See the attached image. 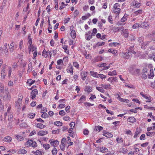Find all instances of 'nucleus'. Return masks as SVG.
<instances>
[{"label":"nucleus","instance_id":"26","mask_svg":"<svg viewBox=\"0 0 155 155\" xmlns=\"http://www.w3.org/2000/svg\"><path fill=\"white\" fill-rule=\"evenodd\" d=\"M54 124L57 126H61L62 125V123L60 121H57L54 122Z\"/></svg>","mask_w":155,"mask_h":155},{"label":"nucleus","instance_id":"14","mask_svg":"<svg viewBox=\"0 0 155 155\" xmlns=\"http://www.w3.org/2000/svg\"><path fill=\"white\" fill-rule=\"evenodd\" d=\"M141 5V4L137 1H135L133 3V5L137 8L140 7Z\"/></svg>","mask_w":155,"mask_h":155},{"label":"nucleus","instance_id":"29","mask_svg":"<svg viewBox=\"0 0 155 155\" xmlns=\"http://www.w3.org/2000/svg\"><path fill=\"white\" fill-rule=\"evenodd\" d=\"M103 128L101 126H95V130L97 131L99 130V131L102 130Z\"/></svg>","mask_w":155,"mask_h":155},{"label":"nucleus","instance_id":"52","mask_svg":"<svg viewBox=\"0 0 155 155\" xmlns=\"http://www.w3.org/2000/svg\"><path fill=\"white\" fill-rule=\"evenodd\" d=\"M84 104L85 105H87V106H88L89 107L93 106L94 105V104H92L90 103H88V102H85L84 103Z\"/></svg>","mask_w":155,"mask_h":155},{"label":"nucleus","instance_id":"55","mask_svg":"<svg viewBox=\"0 0 155 155\" xmlns=\"http://www.w3.org/2000/svg\"><path fill=\"white\" fill-rule=\"evenodd\" d=\"M89 131L88 130H84L83 131V134L85 135H87L88 134Z\"/></svg>","mask_w":155,"mask_h":155},{"label":"nucleus","instance_id":"25","mask_svg":"<svg viewBox=\"0 0 155 155\" xmlns=\"http://www.w3.org/2000/svg\"><path fill=\"white\" fill-rule=\"evenodd\" d=\"M108 74L110 76L117 75V72L116 70H114L112 71H110L108 72Z\"/></svg>","mask_w":155,"mask_h":155},{"label":"nucleus","instance_id":"54","mask_svg":"<svg viewBox=\"0 0 155 155\" xmlns=\"http://www.w3.org/2000/svg\"><path fill=\"white\" fill-rule=\"evenodd\" d=\"M105 44L104 42H103L102 43L98 42L96 45L98 46H101L104 45Z\"/></svg>","mask_w":155,"mask_h":155},{"label":"nucleus","instance_id":"51","mask_svg":"<svg viewBox=\"0 0 155 155\" xmlns=\"http://www.w3.org/2000/svg\"><path fill=\"white\" fill-rule=\"evenodd\" d=\"M113 28L112 29V30H113V31L114 32H116L117 31H118V27H113Z\"/></svg>","mask_w":155,"mask_h":155},{"label":"nucleus","instance_id":"12","mask_svg":"<svg viewBox=\"0 0 155 155\" xmlns=\"http://www.w3.org/2000/svg\"><path fill=\"white\" fill-rule=\"evenodd\" d=\"M127 120L129 122L131 123L135 122L136 121V119L133 117H129Z\"/></svg>","mask_w":155,"mask_h":155},{"label":"nucleus","instance_id":"49","mask_svg":"<svg viewBox=\"0 0 155 155\" xmlns=\"http://www.w3.org/2000/svg\"><path fill=\"white\" fill-rule=\"evenodd\" d=\"M63 119L65 121H70V118L69 117L66 116L63 117Z\"/></svg>","mask_w":155,"mask_h":155},{"label":"nucleus","instance_id":"19","mask_svg":"<svg viewBox=\"0 0 155 155\" xmlns=\"http://www.w3.org/2000/svg\"><path fill=\"white\" fill-rule=\"evenodd\" d=\"M18 153L19 154H24L27 153V151L24 149H21L18 151Z\"/></svg>","mask_w":155,"mask_h":155},{"label":"nucleus","instance_id":"4","mask_svg":"<svg viewBox=\"0 0 155 155\" xmlns=\"http://www.w3.org/2000/svg\"><path fill=\"white\" fill-rule=\"evenodd\" d=\"M150 25V24L149 22L147 21H144L141 25H140V27L143 28L147 29L149 28V27Z\"/></svg>","mask_w":155,"mask_h":155},{"label":"nucleus","instance_id":"7","mask_svg":"<svg viewBox=\"0 0 155 155\" xmlns=\"http://www.w3.org/2000/svg\"><path fill=\"white\" fill-rule=\"evenodd\" d=\"M9 46V44H8L7 43H5L4 46V51L6 55H8V53L7 49V46Z\"/></svg>","mask_w":155,"mask_h":155},{"label":"nucleus","instance_id":"11","mask_svg":"<svg viewBox=\"0 0 155 155\" xmlns=\"http://www.w3.org/2000/svg\"><path fill=\"white\" fill-rule=\"evenodd\" d=\"M90 73L91 76L94 77L98 78V74L97 72L91 71L90 72Z\"/></svg>","mask_w":155,"mask_h":155},{"label":"nucleus","instance_id":"31","mask_svg":"<svg viewBox=\"0 0 155 155\" xmlns=\"http://www.w3.org/2000/svg\"><path fill=\"white\" fill-rule=\"evenodd\" d=\"M143 12V10L142 9L139 10L135 11L134 12V14L136 15H138L139 14H141Z\"/></svg>","mask_w":155,"mask_h":155},{"label":"nucleus","instance_id":"28","mask_svg":"<svg viewBox=\"0 0 155 155\" xmlns=\"http://www.w3.org/2000/svg\"><path fill=\"white\" fill-rule=\"evenodd\" d=\"M35 80L33 81L31 79H28L27 81V83L29 84V86H31L35 82Z\"/></svg>","mask_w":155,"mask_h":155},{"label":"nucleus","instance_id":"6","mask_svg":"<svg viewBox=\"0 0 155 155\" xmlns=\"http://www.w3.org/2000/svg\"><path fill=\"white\" fill-rule=\"evenodd\" d=\"M123 57L124 58H125L126 59H130L131 57V55L132 54H131V53L130 52H127L125 53H124L123 54Z\"/></svg>","mask_w":155,"mask_h":155},{"label":"nucleus","instance_id":"1","mask_svg":"<svg viewBox=\"0 0 155 155\" xmlns=\"http://www.w3.org/2000/svg\"><path fill=\"white\" fill-rule=\"evenodd\" d=\"M120 7V4L118 3H116L113 6L114 13L116 14H119L121 11Z\"/></svg>","mask_w":155,"mask_h":155},{"label":"nucleus","instance_id":"36","mask_svg":"<svg viewBox=\"0 0 155 155\" xmlns=\"http://www.w3.org/2000/svg\"><path fill=\"white\" fill-rule=\"evenodd\" d=\"M53 155H56L57 153V150L56 148L54 147L52 151Z\"/></svg>","mask_w":155,"mask_h":155},{"label":"nucleus","instance_id":"3","mask_svg":"<svg viewBox=\"0 0 155 155\" xmlns=\"http://www.w3.org/2000/svg\"><path fill=\"white\" fill-rule=\"evenodd\" d=\"M38 93V91L37 89H35L32 90L31 92V93L30 97L32 99L34 100V99L36 97V94H37Z\"/></svg>","mask_w":155,"mask_h":155},{"label":"nucleus","instance_id":"53","mask_svg":"<svg viewBox=\"0 0 155 155\" xmlns=\"http://www.w3.org/2000/svg\"><path fill=\"white\" fill-rule=\"evenodd\" d=\"M59 114L61 116L64 115L65 114V113L64 110H61L59 112Z\"/></svg>","mask_w":155,"mask_h":155},{"label":"nucleus","instance_id":"40","mask_svg":"<svg viewBox=\"0 0 155 155\" xmlns=\"http://www.w3.org/2000/svg\"><path fill=\"white\" fill-rule=\"evenodd\" d=\"M97 32V30L96 28H94L93 29V31L92 33L91 34V35L92 36H94L95 35V34Z\"/></svg>","mask_w":155,"mask_h":155},{"label":"nucleus","instance_id":"16","mask_svg":"<svg viewBox=\"0 0 155 155\" xmlns=\"http://www.w3.org/2000/svg\"><path fill=\"white\" fill-rule=\"evenodd\" d=\"M71 36L73 38H76V33L75 30H72L71 33Z\"/></svg>","mask_w":155,"mask_h":155},{"label":"nucleus","instance_id":"64","mask_svg":"<svg viewBox=\"0 0 155 155\" xmlns=\"http://www.w3.org/2000/svg\"><path fill=\"white\" fill-rule=\"evenodd\" d=\"M135 72L136 74L138 75H139L140 73V69H136L135 71Z\"/></svg>","mask_w":155,"mask_h":155},{"label":"nucleus","instance_id":"58","mask_svg":"<svg viewBox=\"0 0 155 155\" xmlns=\"http://www.w3.org/2000/svg\"><path fill=\"white\" fill-rule=\"evenodd\" d=\"M47 111V109L46 107H43V109H42L41 111V113H46Z\"/></svg>","mask_w":155,"mask_h":155},{"label":"nucleus","instance_id":"38","mask_svg":"<svg viewBox=\"0 0 155 155\" xmlns=\"http://www.w3.org/2000/svg\"><path fill=\"white\" fill-rule=\"evenodd\" d=\"M16 137L18 140H19L20 141L23 140L24 139V138L23 137L18 135H17Z\"/></svg>","mask_w":155,"mask_h":155},{"label":"nucleus","instance_id":"15","mask_svg":"<svg viewBox=\"0 0 155 155\" xmlns=\"http://www.w3.org/2000/svg\"><path fill=\"white\" fill-rule=\"evenodd\" d=\"M100 151L101 152L103 153H105L108 152V150L105 147H102L100 148Z\"/></svg>","mask_w":155,"mask_h":155},{"label":"nucleus","instance_id":"32","mask_svg":"<svg viewBox=\"0 0 155 155\" xmlns=\"http://www.w3.org/2000/svg\"><path fill=\"white\" fill-rule=\"evenodd\" d=\"M119 100L121 101L126 103H128L129 102V100L127 99H124L121 98H120Z\"/></svg>","mask_w":155,"mask_h":155},{"label":"nucleus","instance_id":"37","mask_svg":"<svg viewBox=\"0 0 155 155\" xmlns=\"http://www.w3.org/2000/svg\"><path fill=\"white\" fill-rule=\"evenodd\" d=\"M116 141L118 143H122L123 142V139L122 138H117Z\"/></svg>","mask_w":155,"mask_h":155},{"label":"nucleus","instance_id":"41","mask_svg":"<svg viewBox=\"0 0 155 155\" xmlns=\"http://www.w3.org/2000/svg\"><path fill=\"white\" fill-rule=\"evenodd\" d=\"M86 97L84 95H82L81 96V98H80V99L79 100V101L80 102H82L83 101H84L86 100Z\"/></svg>","mask_w":155,"mask_h":155},{"label":"nucleus","instance_id":"30","mask_svg":"<svg viewBox=\"0 0 155 155\" xmlns=\"http://www.w3.org/2000/svg\"><path fill=\"white\" fill-rule=\"evenodd\" d=\"M59 143V141L58 140H55L53 141V143L51 144V145L54 147H56V146L58 145Z\"/></svg>","mask_w":155,"mask_h":155},{"label":"nucleus","instance_id":"21","mask_svg":"<svg viewBox=\"0 0 155 155\" xmlns=\"http://www.w3.org/2000/svg\"><path fill=\"white\" fill-rule=\"evenodd\" d=\"M84 90L88 92H90L92 91V88L91 87L87 86L85 87Z\"/></svg>","mask_w":155,"mask_h":155},{"label":"nucleus","instance_id":"57","mask_svg":"<svg viewBox=\"0 0 155 155\" xmlns=\"http://www.w3.org/2000/svg\"><path fill=\"white\" fill-rule=\"evenodd\" d=\"M92 35H89L88 36H86L85 38L88 41L90 40L92 38Z\"/></svg>","mask_w":155,"mask_h":155},{"label":"nucleus","instance_id":"48","mask_svg":"<svg viewBox=\"0 0 155 155\" xmlns=\"http://www.w3.org/2000/svg\"><path fill=\"white\" fill-rule=\"evenodd\" d=\"M13 117V115L12 114H10L9 115L8 117V120L10 121H12L11 119Z\"/></svg>","mask_w":155,"mask_h":155},{"label":"nucleus","instance_id":"20","mask_svg":"<svg viewBox=\"0 0 155 155\" xmlns=\"http://www.w3.org/2000/svg\"><path fill=\"white\" fill-rule=\"evenodd\" d=\"M68 69L67 70L68 72H69L71 73L72 74H73V70L72 69V66L71 65L69 66L68 67Z\"/></svg>","mask_w":155,"mask_h":155},{"label":"nucleus","instance_id":"56","mask_svg":"<svg viewBox=\"0 0 155 155\" xmlns=\"http://www.w3.org/2000/svg\"><path fill=\"white\" fill-rule=\"evenodd\" d=\"M98 26L101 28V29H103L104 28V27L103 26V25L102 23H98Z\"/></svg>","mask_w":155,"mask_h":155},{"label":"nucleus","instance_id":"18","mask_svg":"<svg viewBox=\"0 0 155 155\" xmlns=\"http://www.w3.org/2000/svg\"><path fill=\"white\" fill-rule=\"evenodd\" d=\"M36 127L38 128L42 129L45 127V126L43 125L42 124L38 123L36 124Z\"/></svg>","mask_w":155,"mask_h":155},{"label":"nucleus","instance_id":"43","mask_svg":"<svg viewBox=\"0 0 155 155\" xmlns=\"http://www.w3.org/2000/svg\"><path fill=\"white\" fill-rule=\"evenodd\" d=\"M108 21L111 24H113V20L111 15H110L108 18Z\"/></svg>","mask_w":155,"mask_h":155},{"label":"nucleus","instance_id":"10","mask_svg":"<svg viewBox=\"0 0 155 155\" xmlns=\"http://www.w3.org/2000/svg\"><path fill=\"white\" fill-rule=\"evenodd\" d=\"M48 133V132L47 131H41L38 133V135L42 136L47 134Z\"/></svg>","mask_w":155,"mask_h":155},{"label":"nucleus","instance_id":"63","mask_svg":"<svg viewBox=\"0 0 155 155\" xmlns=\"http://www.w3.org/2000/svg\"><path fill=\"white\" fill-rule=\"evenodd\" d=\"M17 67L18 65L16 62H14L13 63L12 65V67L13 68L15 69V68Z\"/></svg>","mask_w":155,"mask_h":155},{"label":"nucleus","instance_id":"9","mask_svg":"<svg viewBox=\"0 0 155 155\" xmlns=\"http://www.w3.org/2000/svg\"><path fill=\"white\" fill-rule=\"evenodd\" d=\"M87 72L84 71L82 73H81V78L83 80H84L87 76Z\"/></svg>","mask_w":155,"mask_h":155},{"label":"nucleus","instance_id":"62","mask_svg":"<svg viewBox=\"0 0 155 155\" xmlns=\"http://www.w3.org/2000/svg\"><path fill=\"white\" fill-rule=\"evenodd\" d=\"M79 14V12L78 10H76L74 12V17H76Z\"/></svg>","mask_w":155,"mask_h":155},{"label":"nucleus","instance_id":"46","mask_svg":"<svg viewBox=\"0 0 155 155\" xmlns=\"http://www.w3.org/2000/svg\"><path fill=\"white\" fill-rule=\"evenodd\" d=\"M98 77H100L102 79H103L104 78H105L106 77V76L102 74H98Z\"/></svg>","mask_w":155,"mask_h":155},{"label":"nucleus","instance_id":"34","mask_svg":"<svg viewBox=\"0 0 155 155\" xmlns=\"http://www.w3.org/2000/svg\"><path fill=\"white\" fill-rule=\"evenodd\" d=\"M31 67H32V64H31V62L28 64V69L27 70V71L28 72H30L31 71H32V69L31 68Z\"/></svg>","mask_w":155,"mask_h":155},{"label":"nucleus","instance_id":"17","mask_svg":"<svg viewBox=\"0 0 155 155\" xmlns=\"http://www.w3.org/2000/svg\"><path fill=\"white\" fill-rule=\"evenodd\" d=\"M103 135L106 137L108 138L112 137H113V135L109 133H104Z\"/></svg>","mask_w":155,"mask_h":155},{"label":"nucleus","instance_id":"45","mask_svg":"<svg viewBox=\"0 0 155 155\" xmlns=\"http://www.w3.org/2000/svg\"><path fill=\"white\" fill-rule=\"evenodd\" d=\"M155 134V132H150L147 133L146 135L147 136H150V135H153Z\"/></svg>","mask_w":155,"mask_h":155},{"label":"nucleus","instance_id":"44","mask_svg":"<svg viewBox=\"0 0 155 155\" xmlns=\"http://www.w3.org/2000/svg\"><path fill=\"white\" fill-rule=\"evenodd\" d=\"M41 117L42 118H46L48 117V116L46 113H43V114L41 115Z\"/></svg>","mask_w":155,"mask_h":155},{"label":"nucleus","instance_id":"22","mask_svg":"<svg viewBox=\"0 0 155 155\" xmlns=\"http://www.w3.org/2000/svg\"><path fill=\"white\" fill-rule=\"evenodd\" d=\"M150 75H148V78H151V77H153L154 76L153 74V69H150Z\"/></svg>","mask_w":155,"mask_h":155},{"label":"nucleus","instance_id":"13","mask_svg":"<svg viewBox=\"0 0 155 155\" xmlns=\"http://www.w3.org/2000/svg\"><path fill=\"white\" fill-rule=\"evenodd\" d=\"M103 59L102 56H98L94 59V61L95 62H97L101 61Z\"/></svg>","mask_w":155,"mask_h":155},{"label":"nucleus","instance_id":"35","mask_svg":"<svg viewBox=\"0 0 155 155\" xmlns=\"http://www.w3.org/2000/svg\"><path fill=\"white\" fill-rule=\"evenodd\" d=\"M110 85L109 84H104V88L105 89H111Z\"/></svg>","mask_w":155,"mask_h":155},{"label":"nucleus","instance_id":"8","mask_svg":"<svg viewBox=\"0 0 155 155\" xmlns=\"http://www.w3.org/2000/svg\"><path fill=\"white\" fill-rule=\"evenodd\" d=\"M3 99L6 100L7 101H9L11 99V95L10 93L8 92L6 95H5L3 97Z\"/></svg>","mask_w":155,"mask_h":155},{"label":"nucleus","instance_id":"42","mask_svg":"<svg viewBox=\"0 0 155 155\" xmlns=\"http://www.w3.org/2000/svg\"><path fill=\"white\" fill-rule=\"evenodd\" d=\"M140 25L138 23H136L133 25L132 28L134 29H135L138 27H140Z\"/></svg>","mask_w":155,"mask_h":155},{"label":"nucleus","instance_id":"5","mask_svg":"<svg viewBox=\"0 0 155 155\" xmlns=\"http://www.w3.org/2000/svg\"><path fill=\"white\" fill-rule=\"evenodd\" d=\"M50 55L51 58V51H46L44 50L42 53V55L45 58H46L48 55Z\"/></svg>","mask_w":155,"mask_h":155},{"label":"nucleus","instance_id":"2","mask_svg":"<svg viewBox=\"0 0 155 155\" xmlns=\"http://www.w3.org/2000/svg\"><path fill=\"white\" fill-rule=\"evenodd\" d=\"M28 147L31 146L33 147H35L37 146V143L36 142L33 141L32 140L28 141L25 143Z\"/></svg>","mask_w":155,"mask_h":155},{"label":"nucleus","instance_id":"59","mask_svg":"<svg viewBox=\"0 0 155 155\" xmlns=\"http://www.w3.org/2000/svg\"><path fill=\"white\" fill-rule=\"evenodd\" d=\"M12 73V68L11 67L9 68L8 72V76L10 77L11 76Z\"/></svg>","mask_w":155,"mask_h":155},{"label":"nucleus","instance_id":"50","mask_svg":"<svg viewBox=\"0 0 155 155\" xmlns=\"http://www.w3.org/2000/svg\"><path fill=\"white\" fill-rule=\"evenodd\" d=\"M66 141V139L65 138H63L61 140V144L63 145V146H64V142H65Z\"/></svg>","mask_w":155,"mask_h":155},{"label":"nucleus","instance_id":"61","mask_svg":"<svg viewBox=\"0 0 155 155\" xmlns=\"http://www.w3.org/2000/svg\"><path fill=\"white\" fill-rule=\"evenodd\" d=\"M140 133V132H139L137 130L135 133V134L134 136V138H135L136 137H137L138 135Z\"/></svg>","mask_w":155,"mask_h":155},{"label":"nucleus","instance_id":"23","mask_svg":"<svg viewBox=\"0 0 155 155\" xmlns=\"http://www.w3.org/2000/svg\"><path fill=\"white\" fill-rule=\"evenodd\" d=\"M12 138L9 136H7L4 138L5 141L6 142H10L12 140Z\"/></svg>","mask_w":155,"mask_h":155},{"label":"nucleus","instance_id":"33","mask_svg":"<svg viewBox=\"0 0 155 155\" xmlns=\"http://www.w3.org/2000/svg\"><path fill=\"white\" fill-rule=\"evenodd\" d=\"M43 147L46 149H48L50 147V145L48 144H45L43 145Z\"/></svg>","mask_w":155,"mask_h":155},{"label":"nucleus","instance_id":"39","mask_svg":"<svg viewBox=\"0 0 155 155\" xmlns=\"http://www.w3.org/2000/svg\"><path fill=\"white\" fill-rule=\"evenodd\" d=\"M32 152L35 153L36 155H42V153L41 152L38 150H37L36 151H33Z\"/></svg>","mask_w":155,"mask_h":155},{"label":"nucleus","instance_id":"60","mask_svg":"<svg viewBox=\"0 0 155 155\" xmlns=\"http://www.w3.org/2000/svg\"><path fill=\"white\" fill-rule=\"evenodd\" d=\"M117 51L116 50H113L112 51V54H113L114 56H117Z\"/></svg>","mask_w":155,"mask_h":155},{"label":"nucleus","instance_id":"47","mask_svg":"<svg viewBox=\"0 0 155 155\" xmlns=\"http://www.w3.org/2000/svg\"><path fill=\"white\" fill-rule=\"evenodd\" d=\"M60 132L59 129H57V130H53L52 131V133L53 134H58Z\"/></svg>","mask_w":155,"mask_h":155},{"label":"nucleus","instance_id":"27","mask_svg":"<svg viewBox=\"0 0 155 155\" xmlns=\"http://www.w3.org/2000/svg\"><path fill=\"white\" fill-rule=\"evenodd\" d=\"M1 79H4L6 76V73L5 71H1Z\"/></svg>","mask_w":155,"mask_h":155},{"label":"nucleus","instance_id":"24","mask_svg":"<svg viewBox=\"0 0 155 155\" xmlns=\"http://www.w3.org/2000/svg\"><path fill=\"white\" fill-rule=\"evenodd\" d=\"M96 89L98 91H99L100 92L104 93L105 92L104 90L103 89V88L102 87H96Z\"/></svg>","mask_w":155,"mask_h":155}]
</instances>
